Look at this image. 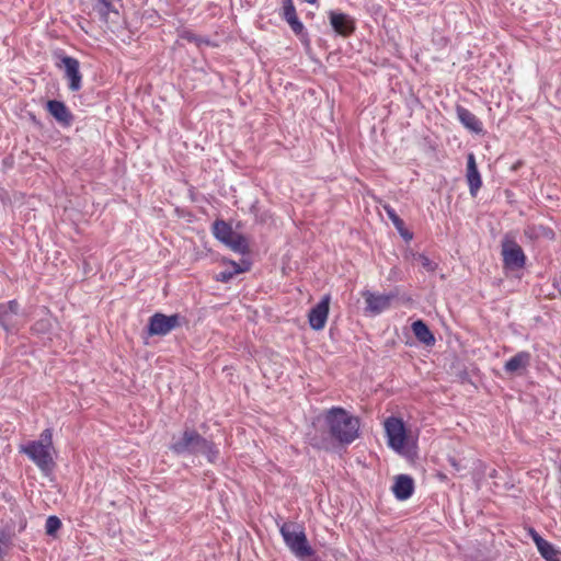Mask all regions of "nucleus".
Segmentation results:
<instances>
[{
    "label": "nucleus",
    "mask_w": 561,
    "mask_h": 561,
    "mask_svg": "<svg viewBox=\"0 0 561 561\" xmlns=\"http://www.w3.org/2000/svg\"><path fill=\"white\" fill-rule=\"evenodd\" d=\"M332 438L341 444H351L358 437L359 420L342 408H332L324 415Z\"/></svg>",
    "instance_id": "nucleus-1"
},
{
    "label": "nucleus",
    "mask_w": 561,
    "mask_h": 561,
    "mask_svg": "<svg viewBox=\"0 0 561 561\" xmlns=\"http://www.w3.org/2000/svg\"><path fill=\"white\" fill-rule=\"evenodd\" d=\"M20 451L27 455V457L39 468L44 473L53 471L55 467L54 461V445L53 432L46 428L42 432L38 440H32L26 445L21 446Z\"/></svg>",
    "instance_id": "nucleus-2"
},
{
    "label": "nucleus",
    "mask_w": 561,
    "mask_h": 561,
    "mask_svg": "<svg viewBox=\"0 0 561 561\" xmlns=\"http://www.w3.org/2000/svg\"><path fill=\"white\" fill-rule=\"evenodd\" d=\"M279 531L286 546L297 558H306L313 554V550L308 543L306 534L299 525L291 522L284 523Z\"/></svg>",
    "instance_id": "nucleus-3"
},
{
    "label": "nucleus",
    "mask_w": 561,
    "mask_h": 561,
    "mask_svg": "<svg viewBox=\"0 0 561 561\" xmlns=\"http://www.w3.org/2000/svg\"><path fill=\"white\" fill-rule=\"evenodd\" d=\"M214 236L228 248L237 253H245L248 251L247 239L236 232L230 225L222 220L215 221L213 226Z\"/></svg>",
    "instance_id": "nucleus-4"
},
{
    "label": "nucleus",
    "mask_w": 561,
    "mask_h": 561,
    "mask_svg": "<svg viewBox=\"0 0 561 561\" xmlns=\"http://www.w3.org/2000/svg\"><path fill=\"white\" fill-rule=\"evenodd\" d=\"M385 431L388 438V445L399 454L408 453V435L404 423L401 419L391 416L385 421Z\"/></svg>",
    "instance_id": "nucleus-5"
},
{
    "label": "nucleus",
    "mask_w": 561,
    "mask_h": 561,
    "mask_svg": "<svg viewBox=\"0 0 561 561\" xmlns=\"http://www.w3.org/2000/svg\"><path fill=\"white\" fill-rule=\"evenodd\" d=\"M205 445V438L195 431H184L180 436L173 437L171 450L175 454H197L199 445Z\"/></svg>",
    "instance_id": "nucleus-6"
},
{
    "label": "nucleus",
    "mask_w": 561,
    "mask_h": 561,
    "mask_svg": "<svg viewBox=\"0 0 561 561\" xmlns=\"http://www.w3.org/2000/svg\"><path fill=\"white\" fill-rule=\"evenodd\" d=\"M22 324V313L16 300L0 304V325L7 332H13Z\"/></svg>",
    "instance_id": "nucleus-7"
},
{
    "label": "nucleus",
    "mask_w": 561,
    "mask_h": 561,
    "mask_svg": "<svg viewBox=\"0 0 561 561\" xmlns=\"http://www.w3.org/2000/svg\"><path fill=\"white\" fill-rule=\"evenodd\" d=\"M180 317L178 314L165 316L156 313L149 320L148 331L150 335H165L179 327Z\"/></svg>",
    "instance_id": "nucleus-8"
},
{
    "label": "nucleus",
    "mask_w": 561,
    "mask_h": 561,
    "mask_svg": "<svg viewBox=\"0 0 561 561\" xmlns=\"http://www.w3.org/2000/svg\"><path fill=\"white\" fill-rule=\"evenodd\" d=\"M58 67H62L65 70V77L68 80L69 89L71 91H78L81 89L82 76L80 73V64L79 61L70 56H62L60 58V64Z\"/></svg>",
    "instance_id": "nucleus-9"
},
{
    "label": "nucleus",
    "mask_w": 561,
    "mask_h": 561,
    "mask_svg": "<svg viewBox=\"0 0 561 561\" xmlns=\"http://www.w3.org/2000/svg\"><path fill=\"white\" fill-rule=\"evenodd\" d=\"M504 265L507 268L516 270L525 265L526 256L523 249L514 241H505L502 245Z\"/></svg>",
    "instance_id": "nucleus-10"
},
{
    "label": "nucleus",
    "mask_w": 561,
    "mask_h": 561,
    "mask_svg": "<svg viewBox=\"0 0 561 561\" xmlns=\"http://www.w3.org/2000/svg\"><path fill=\"white\" fill-rule=\"evenodd\" d=\"M330 307V296H324L322 299L310 310L309 324L313 330H322L327 323Z\"/></svg>",
    "instance_id": "nucleus-11"
},
{
    "label": "nucleus",
    "mask_w": 561,
    "mask_h": 561,
    "mask_svg": "<svg viewBox=\"0 0 561 561\" xmlns=\"http://www.w3.org/2000/svg\"><path fill=\"white\" fill-rule=\"evenodd\" d=\"M93 12L104 21L111 16H118V7L121 0H88Z\"/></svg>",
    "instance_id": "nucleus-12"
},
{
    "label": "nucleus",
    "mask_w": 561,
    "mask_h": 561,
    "mask_svg": "<svg viewBox=\"0 0 561 561\" xmlns=\"http://www.w3.org/2000/svg\"><path fill=\"white\" fill-rule=\"evenodd\" d=\"M363 297L366 301V311L373 314H378L388 309L392 296L390 295H376L370 291H364Z\"/></svg>",
    "instance_id": "nucleus-13"
},
{
    "label": "nucleus",
    "mask_w": 561,
    "mask_h": 561,
    "mask_svg": "<svg viewBox=\"0 0 561 561\" xmlns=\"http://www.w3.org/2000/svg\"><path fill=\"white\" fill-rule=\"evenodd\" d=\"M329 16L332 27L340 35L347 36L355 30L354 20L350 15L331 11Z\"/></svg>",
    "instance_id": "nucleus-14"
},
{
    "label": "nucleus",
    "mask_w": 561,
    "mask_h": 561,
    "mask_svg": "<svg viewBox=\"0 0 561 561\" xmlns=\"http://www.w3.org/2000/svg\"><path fill=\"white\" fill-rule=\"evenodd\" d=\"M470 194L477 195V192L482 185L481 176L477 168L476 158L473 153H469L467 158V174H466Z\"/></svg>",
    "instance_id": "nucleus-15"
},
{
    "label": "nucleus",
    "mask_w": 561,
    "mask_h": 561,
    "mask_svg": "<svg viewBox=\"0 0 561 561\" xmlns=\"http://www.w3.org/2000/svg\"><path fill=\"white\" fill-rule=\"evenodd\" d=\"M530 353L523 351L510 358L505 363L504 369L510 374H523V371L530 365Z\"/></svg>",
    "instance_id": "nucleus-16"
},
{
    "label": "nucleus",
    "mask_w": 561,
    "mask_h": 561,
    "mask_svg": "<svg viewBox=\"0 0 561 561\" xmlns=\"http://www.w3.org/2000/svg\"><path fill=\"white\" fill-rule=\"evenodd\" d=\"M414 489L413 479L409 476H398L392 486V491L398 500L404 501L409 499Z\"/></svg>",
    "instance_id": "nucleus-17"
},
{
    "label": "nucleus",
    "mask_w": 561,
    "mask_h": 561,
    "mask_svg": "<svg viewBox=\"0 0 561 561\" xmlns=\"http://www.w3.org/2000/svg\"><path fill=\"white\" fill-rule=\"evenodd\" d=\"M457 116L461 124L472 133L481 134L483 131L481 121L469 110L457 107Z\"/></svg>",
    "instance_id": "nucleus-18"
},
{
    "label": "nucleus",
    "mask_w": 561,
    "mask_h": 561,
    "mask_svg": "<svg viewBox=\"0 0 561 561\" xmlns=\"http://www.w3.org/2000/svg\"><path fill=\"white\" fill-rule=\"evenodd\" d=\"M47 111L59 123H61L64 125H70V123L72 121V115L62 102L55 101V100L48 101L47 102Z\"/></svg>",
    "instance_id": "nucleus-19"
},
{
    "label": "nucleus",
    "mask_w": 561,
    "mask_h": 561,
    "mask_svg": "<svg viewBox=\"0 0 561 561\" xmlns=\"http://www.w3.org/2000/svg\"><path fill=\"white\" fill-rule=\"evenodd\" d=\"M412 331L420 342L426 345L434 344L435 337L430 331L428 327L422 320L413 322Z\"/></svg>",
    "instance_id": "nucleus-20"
},
{
    "label": "nucleus",
    "mask_w": 561,
    "mask_h": 561,
    "mask_svg": "<svg viewBox=\"0 0 561 561\" xmlns=\"http://www.w3.org/2000/svg\"><path fill=\"white\" fill-rule=\"evenodd\" d=\"M284 19L287 21V23L290 25L291 30L298 34L302 31L304 25L298 20L296 10L294 4L291 3V0H286L284 5Z\"/></svg>",
    "instance_id": "nucleus-21"
},
{
    "label": "nucleus",
    "mask_w": 561,
    "mask_h": 561,
    "mask_svg": "<svg viewBox=\"0 0 561 561\" xmlns=\"http://www.w3.org/2000/svg\"><path fill=\"white\" fill-rule=\"evenodd\" d=\"M197 454H202V455L206 456V458L210 462H214L218 458L219 450L213 443L205 439V445H202V444L199 445Z\"/></svg>",
    "instance_id": "nucleus-22"
},
{
    "label": "nucleus",
    "mask_w": 561,
    "mask_h": 561,
    "mask_svg": "<svg viewBox=\"0 0 561 561\" xmlns=\"http://www.w3.org/2000/svg\"><path fill=\"white\" fill-rule=\"evenodd\" d=\"M229 263L232 266V271H224L217 274L216 279L218 282H229L234 275L243 272V270L236 262L230 261Z\"/></svg>",
    "instance_id": "nucleus-23"
},
{
    "label": "nucleus",
    "mask_w": 561,
    "mask_h": 561,
    "mask_svg": "<svg viewBox=\"0 0 561 561\" xmlns=\"http://www.w3.org/2000/svg\"><path fill=\"white\" fill-rule=\"evenodd\" d=\"M540 554L546 561H561V551L554 549L551 543Z\"/></svg>",
    "instance_id": "nucleus-24"
},
{
    "label": "nucleus",
    "mask_w": 561,
    "mask_h": 561,
    "mask_svg": "<svg viewBox=\"0 0 561 561\" xmlns=\"http://www.w3.org/2000/svg\"><path fill=\"white\" fill-rule=\"evenodd\" d=\"M415 261L427 272H434L436 270L437 265L424 254L416 255Z\"/></svg>",
    "instance_id": "nucleus-25"
},
{
    "label": "nucleus",
    "mask_w": 561,
    "mask_h": 561,
    "mask_svg": "<svg viewBox=\"0 0 561 561\" xmlns=\"http://www.w3.org/2000/svg\"><path fill=\"white\" fill-rule=\"evenodd\" d=\"M61 526V522L58 517L56 516H49L47 519H46V525H45V528H46V533L48 535H53L55 534Z\"/></svg>",
    "instance_id": "nucleus-26"
},
{
    "label": "nucleus",
    "mask_w": 561,
    "mask_h": 561,
    "mask_svg": "<svg viewBox=\"0 0 561 561\" xmlns=\"http://www.w3.org/2000/svg\"><path fill=\"white\" fill-rule=\"evenodd\" d=\"M385 210L388 215V217L391 219V221L393 222V225L399 229L401 230V228L403 227V221L402 219H400V217L396 214L394 209L391 208L390 206H385Z\"/></svg>",
    "instance_id": "nucleus-27"
},
{
    "label": "nucleus",
    "mask_w": 561,
    "mask_h": 561,
    "mask_svg": "<svg viewBox=\"0 0 561 561\" xmlns=\"http://www.w3.org/2000/svg\"><path fill=\"white\" fill-rule=\"evenodd\" d=\"M530 534L539 552L545 550L550 545V542L541 538L535 530L531 529Z\"/></svg>",
    "instance_id": "nucleus-28"
},
{
    "label": "nucleus",
    "mask_w": 561,
    "mask_h": 561,
    "mask_svg": "<svg viewBox=\"0 0 561 561\" xmlns=\"http://www.w3.org/2000/svg\"><path fill=\"white\" fill-rule=\"evenodd\" d=\"M180 38L186 39L188 42H196V43H198V38L192 32H190V31H183L180 34Z\"/></svg>",
    "instance_id": "nucleus-29"
}]
</instances>
